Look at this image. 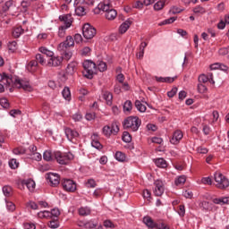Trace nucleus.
<instances>
[{
	"mask_svg": "<svg viewBox=\"0 0 229 229\" xmlns=\"http://www.w3.org/2000/svg\"><path fill=\"white\" fill-rule=\"evenodd\" d=\"M96 118V114L95 113H87L86 114V119L88 121H92Z\"/></svg>",
	"mask_w": 229,
	"mask_h": 229,
	"instance_id": "680f3d73",
	"label": "nucleus"
},
{
	"mask_svg": "<svg viewBox=\"0 0 229 229\" xmlns=\"http://www.w3.org/2000/svg\"><path fill=\"white\" fill-rule=\"evenodd\" d=\"M186 177L184 175L179 176V178L175 179V185L182 186L185 183Z\"/></svg>",
	"mask_w": 229,
	"mask_h": 229,
	"instance_id": "473e14b6",
	"label": "nucleus"
},
{
	"mask_svg": "<svg viewBox=\"0 0 229 229\" xmlns=\"http://www.w3.org/2000/svg\"><path fill=\"white\" fill-rule=\"evenodd\" d=\"M13 6V0H10V1L5 3V5L4 6V10L6 12L10 8H12Z\"/></svg>",
	"mask_w": 229,
	"mask_h": 229,
	"instance_id": "5fc2aeb1",
	"label": "nucleus"
},
{
	"mask_svg": "<svg viewBox=\"0 0 229 229\" xmlns=\"http://www.w3.org/2000/svg\"><path fill=\"white\" fill-rule=\"evenodd\" d=\"M63 97L64 98V99L70 101L72 95H71V91L70 89L65 87L64 89L62 92Z\"/></svg>",
	"mask_w": 229,
	"mask_h": 229,
	"instance_id": "cd10ccee",
	"label": "nucleus"
},
{
	"mask_svg": "<svg viewBox=\"0 0 229 229\" xmlns=\"http://www.w3.org/2000/svg\"><path fill=\"white\" fill-rule=\"evenodd\" d=\"M197 89H199V93H201V94L206 93L208 90L207 87L202 83H199Z\"/></svg>",
	"mask_w": 229,
	"mask_h": 229,
	"instance_id": "09e8293b",
	"label": "nucleus"
},
{
	"mask_svg": "<svg viewBox=\"0 0 229 229\" xmlns=\"http://www.w3.org/2000/svg\"><path fill=\"white\" fill-rule=\"evenodd\" d=\"M104 226L106 228H114L115 225L111 220L104 221Z\"/></svg>",
	"mask_w": 229,
	"mask_h": 229,
	"instance_id": "8fccbe9b",
	"label": "nucleus"
},
{
	"mask_svg": "<svg viewBox=\"0 0 229 229\" xmlns=\"http://www.w3.org/2000/svg\"><path fill=\"white\" fill-rule=\"evenodd\" d=\"M143 222H144L145 225L148 228L157 229V227H158V224L154 222L150 216H145L143 218Z\"/></svg>",
	"mask_w": 229,
	"mask_h": 229,
	"instance_id": "f3484780",
	"label": "nucleus"
},
{
	"mask_svg": "<svg viewBox=\"0 0 229 229\" xmlns=\"http://www.w3.org/2000/svg\"><path fill=\"white\" fill-rule=\"evenodd\" d=\"M74 47L73 38L72 36H68L64 42H62L58 46V51L61 53L62 56H55L54 53L47 48L42 47L38 50L43 55H46L47 57H50L47 61L48 67H58L63 64V60H70L72 56V53L70 50L71 47Z\"/></svg>",
	"mask_w": 229,
	"mask_h": 229,
	"instance_id": "f257e3e1",
	"label": "nucleus"
},
{
	"mask_svg": "<svg viewBox=\"0 0 229 229\" xmlns=\"http://www.w3.org/2000/svg\"><path fill=\"white\" fill-rule=\"evenodd\" d=\"M165 191L164 182L161 180L154 182V195L160 197Z\"/></svg>",
	"mask_w": 229,
	"mask_h": 229,
	"instance_id": "9b49d317",
	"label": "nucleus"
},
{
	"mask_svg": "<svg viewBox=\"0 0 229 229\" xmlns=\"http://www.w3.org/2000/svg\"><path fill=\"white\" fill-rule=\"evenodd\" d=\"M24 33V30H22L21 27H16L13 29V36L15 38H18L21 35H22Z\"/></svg>",
	"mask_w": 229,
	"mask_h": 229,
	"instance_id": "b1692460",
	"label": "nucleus"
},
{
	"mask_svg": "<svg viewBox=\"0 0 229 229\" xmlns=\"http://www.w3.org/2000/svg\"><path fill=\"white\" fill-rule=\"evenodd\" d=\"M26 185H27L28 189H29L30 191H34V189H35L36 183H35L34 181L30 180V181L27 182Z\"/></svg>",
	"mask_w": 229,
	"mask_h": 229,
	"instance_id": "a18cd8bd",
	"label": "nucleus"
},
{
	"mask_svg": "<svg viewBox=\"0 0 229 229\" xmlns=\"http://www.w3.org/2000/svg\"><path fill=\"white\" fill-rule=\"evenodd\" d=\"M208 152V148H204V147H199L197 148V153L199 154H207Z\"/></svg>",
	"mask_w": 229,
	"mask_h": 229,
	"instance_id": "e2e57ef3",
	"label": "nucleus"
},
{
	"mask_svg": "<svg viewBox=\"0 0 229 229\" xmlns=\"http://www.w3.org/2000/svg\"><path fill=\"white\" fill-rule=\"evenodd\" d=\"M141 124V120L137 116H130L123 123V128L137 131Z\"/></svg>",
	"mask_w": 229,
	"mask_h": 229,
	"instance_id": "20e7f679",
	"label": "nucleus"
},
{
	"mask_svg": "<svg viewBox=\"0 0 229 229\" xmlns=\"http://www.w3.org/2000/svg\"><path fill=\"white\" fill-rule=\"evenodd\" d=\"M215 186L220 190L229 187V179L221 173H215Z\"/></svg>",
	"mask_w": 229,
	"mask_h": 229,
	"instance_id": "423d86ee",
	"label": "nucleus"
},
{
	"mask_svg": "<svg viewBox=\"0 0 229 229\" xmlns=\"http://www.w3.org/2000/svg\"><path fill=\"white\" fill-rule=\"evenodd\" d=\"M31 158L36 161H40L42 159V155L40 153H33L31 154Z\"/></svg>",
	"mask_w": 229,
	"mask_h": 229,
	"instance_id": "3c124183",
	"label": "nucleus"
},
{
	"mask_svg": "<svg viewBox=\"0 0 229 229\" xmlns=\"http://www.w3.org/2000/svg\"><path fill=\"white\" fill-rule=\"evenodd\" d=\"M119 127L116 123H114L111 126L106 125L103 128V133L106 137H110L112 134L116 135L119 131Z\"/></svg>",
	"mask_w": 229,
	"mask_h": 229,
	"instance_id": "1a4fd4ad",
	"label": "nucleus"
},
{
	"mask_svg": "<svg viewBox=\"0 0 229 229\" xmlns=\"http://www.w3.org/2000/svg\"><path fill=\"white\" fill-rule=\"evenodd\" d=\"M59 20L61 21L64 22V26L66 27V28H70L72 26V21H73V19H72L71 14L61 15L59 17Z\"/></svg>",
	"mask_w": 229,
	"mask_h": 229,
	"instance_id": "2eb2a0df",
	"label": "nucleus"
},
{
	"mask_svg": "<svg viewBox=\"0 0 229 229\" xmlns=\"http://www.w3.org/2000/svg\"><path fill=\"white\" fill-rule=\"evenodd\" d=\"M24 229H36V225L31 223H25L23 225Z\"/></svg>",
	"mask_w": 229,
	"mask_h": 229,
	"instance_id": "0e129e2a",
	"label": "nucleus"
},
{
	"mask_svg": "<svg viewBox=\"0 0 229 229\" xmlns=\"http://www.w3.org/2000/svg\"><path fill=\"white\" fill-rule=\"evenodd\" d=\"M6 207L10 212H13L16 208L15 205L13 202L7 201V200H6Z\"/></svg>",
	"mask_w": 229,
	"mask_h": 229,
	"instance_id": "49530a36",
	"label": "nucleus"
},
{
	"mask_svg": "<svg viewBox=\"0 0 229 229\" xmlns=\"http://www.w3.org/2000/svg\"><path fill=\"white\" fill-rule=\"evenodd\" d=\"M132 109V103L131 101L128 100L125 102L123 106L124 112H130Z\"/></svg>",
	"mask_w": 229,
	"mask_h": 229,
	"instance_id": "4c0bfd02",
	"label": "nucleus"
},
{
	"mask_svg": "<svg viewBox=\"0 0 229 229\" xmlns=\"http://www.w3.org/2000/svg\"><path fill=\"white\" fill-rule=\"evenodd\" d=\"M77 66H78V64L76 62H72L71 63L68 67H67V73H69L70 75H72L75 73V72L77 71Z\"/></svg>",
	"mask_w": 229,
	"mask_h": 229,
	"instance_id": "6ab92c4d",
	"label": "nucleus"
},
{
	"mask_svg": "<svg viewBox=\"0 0 229 229\" xmlns=\"http://www.w3.org/2000/svg\"><path fill=\"white\" fill-rule=\"evenodd\" d=\"M83 36L85 38L87 39H91L95 37V35L97 34V30L95 28H93L91 25H89V23L85 24L83 29Z\"/></svg>",
	"mask_w": 229,
	"mask_h": 229,
	"instance_id": "6e6552de",
	"label": "nucleus"
},
{
	"mask_svg": "<svg viewBox=\"0 0 229 229\" xmlns=\"http://www.w3.org/2000/svg\"><path fill=\"white\" fill-rule=\"evenodd\" d=\"M177 214H179V216L183 217L185 216V206L184 205H179L177 207Z\"/></svg>",
	"mask_w": 229,
	"mask_h": 229,
	"instance_id": "c9c22d12",
	"label": "nucleus"
},
{
	"mask_svg": "<svg viewBox=\"0 0 229 229\" xmlns=\"http://www.w3.org/2000/svg\"><path fill=\"white\" fill-rule=\"evenodd\" d=\"M205 12H206L205 9L201 6H197L193 9V13H195L203 14Z\"/></svg>",
	"mask_w": 229,
	"mask_h": 229,
	"instance_id": "864d4df0",
	"label": "nucleus"
},
{
	"mask_svg": "<svg viewBox=\"0 0 229 229\" xmlns=\"http://www.w3.org/2000/svg\"><path fill=\"white\" fill-rule=\"evenodd\" d=\"M91 145H92V147H94L95 148H97L98 150L103 148V146L99 142V138H98V135L97 133H94L91 136Z\"/></svg>",
	"mask_w": 229,
	"mask_h": 229,
	"instance_id": "dca6fc26",
	"label": "nucleus"
},
{
	"mask_svg": "<svg viewBox=\"0 0 229 229\" xmlns=\"http://www.w3.org/2000/svg\"><path fill=\"white\" fill-rule=\"evenodd\" d=\"M50 214H51V217H58L59 216V215H60V211H59V209L58 208H54L51 212H50Z\"/></svg>",
	"mask_w": 229,
	"mask_h": 229,
	"instance_id": "bf43d9fd",
	"label": "nucleus"
},
{
	"mask_svg": "<svg viewBox=\"0 0 229 229\" xmlns=\"http://www.w3.org/2000/svg\"><path fill=\"white\" fill-rule=\"evenodd\" d=\"M72 119L75 122H80L82 119V115L80 113H77V114H73Z\"/></svg>",
	"mask_w": 229,
	"mask_h": 229,
	"instance_id": "338daca9",
	"label": "nucleus"
},
{
	"mask_svg": "<svg viewBox=\"0 0 229 229\" xmlns=\"http://www.w3.org/2000/svg\"><path fill=\"white\" fill-rule=\"evenodd\" d=\"M135 106L137 107V109L141 112L144 113L147 110V107L145 105H143L140 101L137 100L135 103Z\"/></svg>",
	"mask_w": 229,
	"mask_h": 229,
	"instance_id": "c756f323",
	"label": "nucleus"
},
{
	"mask_svg": "<svg viewBox=\"0 0 229 229\" xmlns=\"http://www.w3.org/2000/svg\"><path fill=\"white\" fill-rule=\"evenodd\" d=\"M75 13L78 15V16H84L86 14V10L84 7L82 6H79L75 9Z\"/></svg>",
	"mask_w": 229,
	"mask_h": 229,
	"instance_id": "f704fd0d",
	"label": "nucleus"
},
{
	"mask_svg": "<svg viewBox=\"0 0 229 229\" xmlns=\"http://www.w3.org/2000/svg\"><path fill=\"white\" fill-rule=\"evenodd\" d=\"M98 69L101 72H104L107 70V65L104 62H98Z\"/></svg>",
	"mask_w": 229,
	"mask_h": 229,
	"instance_id": "e433bc0d",
	"label": "nucleus"
},
{
	"mask_svg": "<svg viewBox=\"0 0 229 229\" xmlns=\"http://www.w3.org/2000/svg\"><path fill=\"white\" fill-rule=\"evenodd\" d=\"M3 192L6 197H10L13 194V189L10 186H4L3 188Z\"/></svg>",
	"mask_w": 229,
	"mask_h": 229,
	"instance_id": "72a5a7b5",
	"label": "nucleus"
},
{
	"mask_svg": "<svg viewBox=\"0 0 229 229\" xmlns=\"http://www.w3.org/2000/svg\"><path fill=\"white\" fill-rule=\"evenodd\" d=\"M9 165L12 169H16L19 167V162L16 159H12L9 161Z\"/></svg>",
	"mask_w": 229,
	"mask_h": 229,
	"instance_id": "37998d69",
	"label": "nucleus"
},
{
	"mask_svg": "<svg viewBox=\"0 0 229 229\" xmlns=\"http://www.w3.org/2000/svg\"><path fill=\"white\" fill-rule=\"evenodd\" d=\"M200 182H202V183L204 184H208V185L212 184V179L210 177H204Z\"/></svg>",
	"mask_w": 229,
	"mask_h": 229,
	"instance_id": "13d9d810",
	"label": "nucleus"
},
{
	"mask_svg": "<svg viewBox=\"0 0 229 229\" xmlns=\"http://www.w3.org/2000/svg\"><path fill=\"white\" fill-rule=\"evenodd\" d=\"M0 105L4 108H8L10 106V104L6 98H2L0 100Z\"/></svg>",
	"mask_w": 229,
	"mask_h": 229,
	"instance_id": "603ef678",
	"label": "nucleus"
},
{
	"mask_svg": "<svg viewBox=\"0 0 229 229\" xmlns=\"http://www.w3.org/2000/svg\"><path fill=\"white\" fill-rule=\"evenodd\" d=\"M218 54H220V55H228L229 54V47L220 49V51H218Z\"/></svg>",
	"mask_w": 229,
	"mask_h": 229,
	"instance_id": "774afa93",
	"label": "nucleus"
},
{
	"mask_svg": "<svg viewBox=\"0 0 229 229\" xmlns=\"http://www.w3.org/2000/svg\"><path fill=\"white\" fill-rule=\"evenodd\" d=\"M55 158L61 165H67L71 160L74 158L72 153H62L60 151L55 152Z\"/></svg>",
	"mask_w": 229,
	"mask_h": 229,
	"instance_id": "0eeeda50",
	"label": "nucleus"
},
{
	"mask_svg": "<svg viewBox=\"0 0 229 229\" xmlns=\"http://www.w3.org/2000/svg\"><path fill=\"white\" fill-rule=\"evenodd\" d=\"M91 209L89 207H81L79 208V214L82 216H87L90 215Z\"/></svg>",
	"mask_w": 229,
	"mask_h": 229,
	"instance_id": "4be33fe9",
	"label": "nucleus"
},
{
	"mask_svg": "<svg viewBox=\"0 0 229 229\" xmlns=\"http://www.w3.org/2000/svg\"><path fill=\"white\" fill-rule=\"evenodd\" d=\"M177 91H178V89L174 88V89H172L171 91H168L167 95H168L169 98H174L176 95Z\"/></svg>",
	"mask_w": 229,
	"mask_h": 229,
	"instance_id": "69168bd1",
	"label": "nucleus"
},
{
	"mask_svg": "<svg viewBox=\"0 0 229 229\" xmlns=\"http://www.w3.org/2000/svg\"><path fill=\"white\" fill-rule=\"evenodd\" d=\"M103 97L104 99L106 101L107 105L111 106L113 101V95L110 92L106 91L104 92Z\"/></svg>",
	"mask_w": 229,
	"mask_h": 229,
	"instance_id": "393cba45",
	"label": "nucleus"
},
{
	"mask_svg": "<svg viewBox=\"0 0 229 229\" xmlns=\"http://www.w3.org/2000/svg\"><path fill=\"white\" fill-rule=\"evenodd\" d=\"M123 140L126 143H130L131 141V136L130 135L129 132H123Z\"/></svg>",
	"mask_w": 229,
	"mask_h": 229,
	"instance_id": "a19ab883",
	"label": "nucleus"
},
{
	"mask_svg": "<svg viewBox=\"0 0 229 229\" xmlns=\"http://www.w3.org/2000/svg\"><path fill=\"white\" fill-rule=\"evenodd\" d=\"M47 179L50 181L53 186H57L60 183V176L56 174H47Z\"/></svg>",
	"mask_w": 229,
	"mask_h": 229,
	"instance_id": "4468645a",
	"label": "nucleus"
},
{
	"mask_svg": "<svg viewBox=\"0 0 229 229\" xmlns=\"http://www.w3.org/2000/svg\"><path fill=\"white\" fill-rule=\"evenodd\" d=\"M83 75L90 80L93 78V76L97 73L98 71L97 65L90 60H86L83 63Z\"/></svg>",
	"mask_w": 229,
	"mask_h": 229,
	"instance_id": "39448f33",
	"label": "nucleus"
},
{
	"mask_svg": "<svg viewBox=\"0 0 229 229\" xmlns=\"http://www.w3.org/2000/svg\"><path fill=\"white\" fill-rule=\"evenodd\" d=\"M143 197L144 199H147V200H150L151 199V192L148 190H145L143 191Z\"/></svg>",
	"mask_w": 229,
	"mask_h": 229,
	"instance_id": "6e6d98bb",
	"label": "nucleus"
},
{
	"mask_svg": "<svg viewBox=\"0 0 229 229\" xmlns=\"http://www.w3.org/2000/svg\"><path fill=\"white\" fill-rule=\"evenodd\" d=\"M63 188L69 192H74L77 189L76 183L71 179H64L62 181Z\"/></svg>",
	"mask_w": 229,
	"mask_h": 229,
	"instance_id": "9d476101",
	"label": "nucleus"
},
{
	"mask_svg": "<svg viewBox=\"0 0 229 229\" xmlns=\"http://www.w3.org/2000/svg\"><path fill=\"white\" fill-rule=\"evenodd\" d=\"M165 5V1H159L156 4H154V10L160 11L162 10Z\"/></svg>",
	"mask_w": 229,
	"mask_h": 229,
	"instance_id": "2f4dec72",
	"label": "nucleus"
},
{
	"mask_svg": "<svg viewBox=\"0 0 229 229\" xmlns=\"http://www.w3.org/2000/svg\"><path fill=\"white\" fill-rule=\"evenodd\" d=\"M25 152H26V149L22 147H20V148H17L13 149V153L15 155H23V154H25Z\"/></svg>",
	"mask_w": 229,
	"mask_h": 229,
	"instance_id": "c03bdc74",
	"label": "nucleus"
},
{
	"mask_svg": "<svg viewBox=\"0 0 229 229\" xmlns=\"http://www.w3.org/2000/svg\"><path fill=\"white\" fill-rule=\"evenodd\" d=\"M115 158L116 160H118L119 162H124L126 160V157L125 154H123L121 151L116 152L115 154Z\"/></svg>",
	"mask_w": 229,
	"mask_h": 229,
	"instance_id": "7c9ffc66",
	"label": "nucleus"
},
{
	"mask_svg": "<svg viewBox=\"0 0 229 229\" xmlns=\"http://www.w3.org/2000/svg\"><path fill=\"white\" fill-rule=\"evenodd\" d=\"M131 25V22L130 21H126L125 22H123L119 29L120 33L124 34L129 30Z\"/></svg>",
	"mask_w": 229,
	"mask_h": 229,
	"instance_id": "412c9836",
	"label": "nucleus"
},
{
	"mask_svg": "<svg viewBox=\"0 0 229 229\" xmlns=\"http://www.w3.org/2000/svg\"><path fill=\"white\" fill-rule=\"evenodd\" d=\"M0 93L4 92V86L9 88L11 92L13 91V88L23 89L25 91L31 92L33 88L27 81L20 80V78L13 75H7L5 73L0 74Z\"/></svg>",
	"mask_w": 229,
	"mask_h": 229,
	"instance_id": "f03ea898",
	"label": "nucleus"
},
{
	"mask_svg": "<svg viewBox=\"0 0 229 229\" xmlns=\"http://www.w3.org/2000/svg\"><path fill=\"white\" fill-rule=\"evenodd\" d=\"M90 54H91V49L88 47H86L82 50H81V55L82 56H89Z\"/></svg>",
	"mask_w": 229,
	"mask_h": 229,
	"instance_id": "58836bf2",
	"label": "nucleus"
},
{
	"mask_svg": "<svg viewBox=\"0 0 229 229\" xmlns=\"http://www.w3.org/2000/svg\"><path fill=\"white\" fill-rule=\"evenodd\" d=\"M43 157L46 161H52L55 158V152L46 151L43 155Z\"/></svg>",
	"mask_w": 229,
	"mask_h": 229,
	"instance_id": "bb28decb",
	"label": "nucleus"
},
{
	"mask_svg": "<svg viewBox=\"0 0 229 229\" xmlns=\"http://www.w3.org/2000/svg\"><path fill=\"white\" fill-rule=\"evenodd\" d=\"M69 28H66L65 26H61L59 28V31H58V37L59 38H64L66 34V30Z\"/></svg>",
	"mask_w": 229,
	"mask_h": 229,
	"instance_id": "ea45409f",
	"label": "nucleus"
},
{
	"mask_svg": "<svg viewBox=\"0 0 229 229\" xmlns=\"http://www.w3.org/2000/svg\"><path fill=\"white\" fill-rule=\"evenodd\" d=\"M175 78H170V77H166V78H163V77H156V81L157 82H166V83H172L175 81Z\"/></svg>",
	"mask_w": 229,
	"mask_h": 229,
	"instance_id": "5701e85b",
	"label": "nucleus"
},
{
	"mask_svg": "<svg viewBox=\"0 0 229 229\" xmlns=\"http://www.w3.org/2000/svg\"><path fill=\"white\" fill-rule=\"evenodd\" d=\"M65 134L67 139L72 141V143L77 142V139L79 138L78 131L72 130L70 128L65 129Z\"/></svg>",
	"mask_w": 229,
	"mask_h": 229,
	"instance_id": "f8f14e48",
	"label": "nucleus"
},
{
	"mask_svg": "<svg viewBox=\"0 0 229 229\" xmlns=\"http://www.w3.org/2000/svg\"><path fill=\"white\" fill-rule=\"evenodd\" d=\"M213 203L218 204V205H225L229 204V198L228 197H224V198H218V199H213Z\"/></svg>",
	"mask_w": 229,
	"mask_h": 229,
	"instance_id": "aec40b11",
	"label": "nucleus"
},
{
	"mask_svg": "<svg viewBox=\"0 0 229 229\" xmlns=\"http://www.w3.org/2000/svg\"><path fill=\"white\" fill-rule=\"evenodd\" d=\"M36 61L38 62V64L39 63L41 65H46L47 64V61H46L43 55L38 54L36 55Z\"/></svg>",
	"mask_w": 229,
	"mask_h": 229,
	"instance_id": "c85d7f7f",
	"label": "nucleus"
},
{
	"mask_svg": "<svg viewBox=\"0 0 229 229\" xmlns=\"http://www.w3.org/2000/svg\"><path fill=\"white\" fill-rule=\"evenodd\" d=\"M156 165L159 168H165L167 167V163L164 158L156 159Z\"/></svg>",
	"mask_w": 229,
	"mask_h": 229,
	"instance_id": "a878e982",
	"label": "nucleus"
},
{
	"mask_svg": "<svg viewBox=\"0 0 229 229\" xmlns=\"http://www.w3.org/2000/svg\"><path fill=\"white\" fill-rule=\"evenodd\" d=\"M208 81L211 84H215L213 73L209 72V73H208V75L202 74V75L199 76V83L205 84Z\"/></svg>",
	"mask_w": 229,
	"mask_h": 229,
	"instance_id": "ddd939ff",
	"label": "nucleus"
},
{
	"mask_svg": "<svg viewBox=\"0 0 229 229\" xmlns=\"http://www.w3.org/2000/svg\"><path fill=\"white\" fill-rule=\"evenodd\" d=\"M202 131H204V135H209L212 130L208 125H204Z\"/></svg>",
	"mask_w": 229,
	"mask_h": 229,
	"instance_id": "4d7b16f0",
	"label": "nucleus"
},
{
	"mask_svg": "<svg viewBox=\"0 0 229 229\" xmlns=\"http://www.w3.org/2000/svg\"><path fill=\"white\" fill-rule=\"evenodd\" d=\"M183 138V134L181 131H176L174 132V136L172 137V140H170V142L172 144L176 145L180 142V140Z\"/></svg>",
	"mask_w": 229,
	"mask_h": 229,
	"instance_id": "a211bd4d",
	"label": "nucleus"
},
{
	"mask_svg": "<svg viewBox=\"0 0 229 229\" xmlns=\"http://www.w3.org/2000/svg\"><path fill=\"white\" fill-rule=\"evenodd\" d=\"M176 21V18L172 17L168 20H165L163 21V22L159 23V26H164V25H167V24H172L173 22H174Z\"/></svg>",
	"mask_w": 229,
	"mask_h": 229,
	"instance_id": "79ce46f5",
	"label": "nucleus"
},
{
	"mask_svg": "<svg viewBox=\"0 0 229 229\" xmlns=\"http://www.w3.org/2000/svg\"><path fill=\"white\" fill-rule=\"evenodd\" d=\"M48 226L52 229H56L59 227V223L57 220H52L49 222Z\"/></svg>",
	"mask_w": 229,
	"mask_h": 229,
	"instance_id": "de8ad7c7",
	"label": "nucleus"
},
{
	"mask_svg": "<svg viewBox=\"0 0 229 229\" xmlns=\"http://www.w3.org/2000/svg\"><path fill=\"white\" fill-rule=\"evenodd\" d=\"M101 12L106 13V18L109 21H114L117 16V12L113 9L108 2L100 3L94 10L95 14H100Z\"/></svg>",
	"mask_w": 229,
	"mask_h": 229,
	"instance_id": "7ed1b4c3",
	"label": "nucleus"
},
{
	"mask_svg": "<svg viewBox=\"0 0 229 229\" xmlns=\"http://www.w3.org/2000/svg\"><path fill=\"white\" fill-rule=\"evenodd\" d=\"M200 208L208 210L210 208V203L208 201H202V203H200Z\"/></svg>",
	"mask_w": 229,
	"mask_h": 229,
	"instance_id": "052dcab7",
	"label": "nucleus"
}]
</instances>
